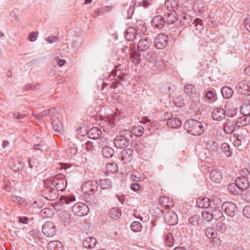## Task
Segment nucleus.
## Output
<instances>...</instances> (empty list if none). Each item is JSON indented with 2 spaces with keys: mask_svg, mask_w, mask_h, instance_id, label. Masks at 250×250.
Segmentation results:
<instances>
[{
  "mask_svg": "<svg viewBox=\"0 0 250 250\" xmlns=\"http://www.w3.org/2000/svg\"><path fill=\"white\" fill-rule=\"evenodd\" d=\"M160 204L166 208L168 209L170 207L171 205L168 204L169 198L166 196H161L159 199Z\"/></svg>",
  "mask_w": 250,
  "mask_h": 250,
  "instance_id": "obj_40",
  "label": "nucleus"
},
{
  "mask_svg": "<svg viewBox=\"0 0 250 250\" xmlns=\"http://www.w3.org/2000/svg\"><path fill=\"white\" fill-rule=\"evenodd\" d=\"M237 127H235L230 123H227L224 126V131L226 134H230L234 130H237Z\"/></svg>",
  "mask_w": 250,
  "mask_h": 250,
  "instance_id": "obj_45",
  "label": "nucleus"
},
{
  "mask_svg": "<svg viewBox=\"0 0 250 250\" xmlns=\"http://www.w3.org/2000/svg\"><path fill=\"white\" fill-rule=\"evenodd\" d=\"M133 150L131 148H127L122 150L121 159L125 164L129 163L133 159Z\"/></svg>",
  "mask_w": 250,
  "mask_h": 250,
  "instance_id": "obj_18",
  "label": "nucleus"
},
{
  "mask_svg": "<svg viewBox=\"0 0 250 250\" xmlns=\"http://www.w3.org/2000/svg\"><path fill=\"white\" fill-rule=\"evenodd\" d=\"M151 24L153 27L157 29H162L166 24L165 18L161 15L156 16L152 19Z\"/></svg>",
  "mask_w": 250,
  "mask_h": 250,
  "instance_id": "obj_16",
  "label": "nucleus"
},
{
  "mask_svg": "<svg viewBox=\"0 0 250 250\" xmlns=\"http://www.w3.org/2000/svg\"><path fill=\"white\" fill-rule=\"evenodd\" d=\"M24 164L21 161H17V163L14 164L13 168L14 171H19L23 167Z\"/></svg>",
  "mask_w": 250,
  "mask_h": 250,
  "instance_id": "obj_55",
  "label": "nucleus"
},
{
  "mask_svg": "<svg viewBox=\"0 0 250 250\" xmlns=\"http://www.w3.org/2000/svg\"><path fill=\"white\" fill-rule=\"evenodd\" d=\"M110 214L111 217L113 218H119L121 215L120 211H118L117 209L115 208H113L110 210Z\"/></svg>",
  "mask_w": 250,
  "mask_h": 250,
  "instance_id": "obj_54",
  "label": "nucleus"
},
{
  "mask_svg": "<svg viewBox=\"0 0 250 250\" xmlns=\"http://www.w3.org/2000/svg\"><path fill=\"white\" fill-rule=\"evenodd\" d=\"M38 33L35 32H32L29 34L28 38L30 41L34 42L36 40Z\"/></svg>",
  "mask_w": 250,
  "mask_h": 250,
  "instance_id": "obj_63",
  "label": "nucleus"
},
{
  "mask_svg": "<svg viewBox=\"0 0 250 250\" xmlns=\"http://www.w3.org/2000/svg\"><path fill=\"white\" fill-rule=\"evenodd\" d=\"M87 135L89 138L96 140L100 138L102 131L98 127H94L87 132Z\"/></svg>",
  "mask_w": 250,
  "mask_h": 250,
  "instance_id": "obj_20",
  "label": "nucleus"
},
{
  "mask_svg": "<svg viewBox=\"0 0 250 250\" xmlns=\"http://www.w3.org/2000/svg\"><path fill=\"white\" fill-rule=\"evenodd\" d=\"M193 86L192 84H188L185 86L184 92L188 95H191L193 92Z\"/></svg>",
  "mask_w": 250,
  "mask_h": 250,
  "instance_id": "obj_57",
  "label": "nucleus"
},
{
  "mask_svg": "<svg viewBox=\"0 0 250 250\" xmlns=\"http://www.w3.org/2000/svg\"><path fill=\"white\" fill-rule=\"evenodd\" d=\"M45 40L49 43H52L58 41V38L57 36H50L45 39Z\"/></svg>",
  "mask_w": 250,
  "mask_h": 250,
  "instance_id": "obj_61",
  "label": "nucleus"
},
{
  "mask_svg": "<svg viewBox=\"0 0 250 250\" xmlns=\"http://www.w3.org/2000/svg\"><path fill=\"white\" fill-rule=\"evenodd\" d=\"M250 126V116L244 115L239 117L236 121L235 127L244 128L247 130V127Z\"/></svg>",
  "mask_w": 250,
  "mask_h": 250,
  "instance_id": "obj_11",
  "label": "nucleus"
},
{
  "mask_svg": "<svg viewBox=\"0 0 250 250\" xmlns=\"http://www.w3.org/2000/svg\"><path fill=\"white\" fill-rule=\"evenodd\" d=\"M28 164L31 168H38L40 167L39 160L35 158H31L28 160Z\"/></svg>",
  "mask_w": 250,
  "mask_h": 250,
  "instance_id": "obj_43",
  "label": "nucleus"
},
{
  "mask_svg": "<svg viewBox=\"0 0 250 250\" xmlns=\"http://www.w3.org/2000/svg\"><path fill=\"white\" fill-rule=\"evenodd\" d=\"M137 32H139L140 33L144 34L146 30V28L145 26V23L142 20H138L136 23V28Z\"/></svg>",
  "mask_w": 250,
  "mask_h": 250,
  "instance_id": "obj_35",
  "label": "nucleus"
},
{
  "mask_svg": "<svg viewBox=\"0 0 250 250\" xmlns=\"http://www.w3.org/2000/svg\"><path fill=\"white\" fill-rule=\"evenodd\" d=\"M137 35V30L135 27H129L125 34V39L130 42L134 41Z\"/></svg>",
  "mask_w": 250,
  "mask_h": 250,
  "instance_id": "obj_21",
  "label": "nucleus"
},
{
  "mask_svg": "<svg viewBox=\"0 0 250 250\" xmlns=\"http://www.w3.org/2000/svg\"><path fill=\"white\" fill-rule=\"evenodd\" d=\"M213 215V219L216 220L222 221L224 220L225 217L223 216V213L219 209H214L212 210Z\"/></svg>",
  "mask_w": 250,
  "mask_h": 250,
  "instance_id": "obj_38",
  "label": "nucleus"
},
{
  "mask_svg": "<svg viewBox=\"0 0 250 250\" xmlns=\"http://www.w3.org/2000/svg\"><path fill=\"white\" fill-rule=\"evenodd\" d=\"M153 47L151 42L148 41L146 38H142L138 42L137 45V50L139 51H145Z\"/></svg>",
  "mask_w": 250,
  "mask_h": 250,
  "instance_id": "obj_14",
  "label": "nucleus"
},
{
  "mask_svg": "<svg viewBox=\"0 0 250 250\" xmlns=\"http://www.w3.org/2000/svg\"><path fill=\"white\" fill-rule=\"evenodd\" d=\"M166 23L167 24H172L178 20V15L177 13L173 10H169L164 15Z\"/></svg>",
  "mask_w": 250,
  "mask_h": 250,
  "instance_id": "obj_17",
  "label": "nucleus"
},
{
  "mask_svg": "<svg viewBox=\"0 0 250 250\" xmlns=\"http://www.w3.org/2000/svg\"><path fill=\"white\" fill-rule=\"evenodd\" d=\"M226 214L231 217H234L238 211L236 205L230 202H225L222 207Z\"/></svg>",
  "mask_w": 250,
  "mask_h": 250,
  "instance_id": "obj_9",
  "label": "nucleus"
},
{
  "mask_svg": "<svg viewBox=\"0 0 250 250\" xmlns=\"http://www.w3.org/2000/svg\"><path fill=\"white\" fill-rule=\"evenodd\" d=\"M241 112L244 115L250 116V103L245 102L241 107Z\"/></svg>",
  "mask_w": 250,
  "mask_h": 250,
  "instance_id": "obj_37",
  "label": "nucleus"
},
{
  "mask_svg": "<svg viewBox=\"0 0 250 250\" xmlns=\"http://www.w3.org/2000/svg\"><path fill=\"white\" fill-rule=\"evenodd\" d=\"M100 184L98 185L100 188L103 189H109L112 187V182L108 179H100Z\"/></svg>",
  "mask_w": 250,
  "mask_h": 250,
  "instance_id": "obj_29",
  "label": "nucleus"
},
{
  "mask_svg": "<svg viewBox=\"0 0 250 250\" xmlns=\"http://www.w3.org/2000/svg\"><path fill=\"white\" fill-rule=\"evenodd\" d=\"M243 214L246 218H250V206H246L244 208Z\"/></svg>",
  "mask_w": 250,
  "mask_h": 250,
  "instance_id": "obj_58",
  "label": "nucleus"
},
{
  "mask_svg": "<svg viewBox=\"0 0 250 250\" xmlns=\"http://www.w3.org/2000/svg\"><path fill=\"white\" fill-rule=\"evenodd\" d=\"M114 144L117 148H123L126 147L129 145V143L119 134L114 139Z\"/></svg>",
  "mask_w": 250,
  "mask_h": 250,
  "instance_id": "obj_19",
  "label": "nucleus"
},
{
  "mask_svg": "<svg viewBox=\"0 0 250 250\" xmlns=\"http://www.w3.org/2000/svg\"><path fill=\"white\" fill-rule=\"evenodd\" d=\"M58 192L52 185H48L46 183H44V188L42 190V193L45 198L49 200H54L58 197Z\"/></svg>",
  "mask_w": 250,
  "mask_h": 250,
  "instance_id": "obj_5",
  "label": "nucleus"
},
{
  "mask_svg": "<svg viewBox=\"0 0 250 250\" xmlns=\"http://www.w3.org/2000/svg\"><path fill=\"white\" fill-rule=\"evenodd\" d=\"M51 122L55 132L61 133L62 130V127L59 119L56 116H53L51 118Z\"/></svg>",
  "mask_w": 250,
  "mask_h": 250,
  "instance_id": "obj_24",
  "label": "nucleus"
},
{
  "mask_svg": "<svg viewBox=\"0 0 250 250\" xmlns=\"http://www.w3.org/2000/svg\"><path fill=\"white\" fill-rule=\"evenodd\" d=\"M196 205L199 208H208L210 205V200L206 197L199 198L196 201Z\"/></svg>",
  "mask_w": 250,
  "mask_h": 250,
  "instance_id": "obj_23",
  "label": "nucleus"
},
{
  "mask_svg": "<svg viewBox=\"0 0 250 250\" xmlns=\"http://www.w3.org/2000/svg\"><path fill=\"white\" fill-rule=\"evenodd\" d=\"M102 152L105 158H109L113 156L114 151L109 146H105L103 148Z\"/></svg>",
  "mask_w": 250,
  "mask_h": 250,
  "instance_id": "obj_32",
  "label": "nucleus"
},
{
  "mask_svg": "<svg viewBox=\"0 0 250 250\" xmlns=\"http://www.w3.org/2000/svg\"><path fill=\"white\" fill-rule=\"evenodd\" d=\"M206 98L210 102H214L216 100L215 96L212 91L209 90L207 92L205 95Z\"/></svg>",
  "mask_w": 250,
  "mask_h": 250,
  "instance_id": "obj_53",
  "label": "nucleus"
},
{
  "mask_svg": "<svg viewBox=\"0 0 250 250\" xmlns=\"http://www.w3.org/2000/svg\"><path fill=\"white\" fill-rule=\"evenodd\" d=\"M206 125V124L203 122L191 119L185 123L184 127L188 133L194 136H198L203 133Z\"/></svg>",
  "mask_w": 250,
  "mask_h": 250,
  "instance_id": "obj_1",
  "label": "nucleus"
},
{
  "mask_svg": "<svg viewBox=\"0 0 250 250\" xmlns=\"http://www.w3.org/2000/svg\"><path fill=\"white\" fill-rule=\"evenodd\" d=\"M42 231L47 237H52L55 234V230L53 222L47 221L42 226Z\"/></svg>",
  "mask_w": 250,
  "mask_h": 250,
  "instance_id": "obj_12",
  "label": "nucleus"
},
{
  "mask_svg": "<svg viewBox=\"0 0 250 250\" xmlns=\"http://www.w3.org/2000/svg\"><path fill=\"white\" fill-rule=\"evenodd\" d=\"M51 184L58 191L62 192L65 190L67 182L63 174H58L52 180Z\"/></svg>",
  "mask_w": 250,
  "mask_h": 250,
  "instance_id": "obj_3",
  "label": "nucleus"
},
{
  "mask_svg": "<svg viewBox=\"0 0 250 250\" xmlns=\"http://www.w3.org/2000/svg\"><path fill=\"white\" fill-rule=\"evenodd\" d=\"M166 243L167 246L172 247L174 244L173 237L171 233H168L166 236Z\"/></svg>",
  "mask_w": 250,
  "mask_h": 250,
  "instance_id": "obj_49",
  "label": "nucleus"
},
{
  "mask_svg": "<svg viewBox=\"0 0 250 250\" xmlns=\"http://www.w3.org/2000/svg\"><path fill=\"white\" fill-rule=\"evenodd\" d=\"M144 58L149 62H155L156 61L157 55L152 51L149 50L147 51L145 55H144Z\"/></svg>",
  "mask_w": 250,
  "mask_h": 250,
  "instance_id": "obj_33",
  "label": "nucleus"
},
{
  "mask_svg": "<svg viewBox=\"0 0 250 250\" xmlns=\"http://www.w3.org/2000/svg\"><path fill=\"white\" fill-rule=\"evenodd\" d=\"M212 118L214 120L220 121L224 120L226 117V111L221 107L215 108L212 112Z\"/></svg>",
  "mask_w": 250,
  "mask_h": 250,
  "instance_id": "obj_13",
  "label": "nucleus"
},
{
  "mask_svg": "<svg viewBox=\"0 0 250 250\" xmlns=\"http://www.w3.org/2000/svg\"><path fill=\"white\" fill-rule=\"evenodd\" d=\"M238 93L242 95H247L250 92V81L245 80L240 81L236 86Z\"/></svg>",
  "mask_w": 250,
  "mask_h": 250,
  "instance_id": "obj_10",
  "label": "nucleus"
},
{
  "mask_svg": "<svg viewBox=\"0 0 250 250\" xmlns=\"http://www.w3.org/2000/svg\"><path fill=\"white\" fill-rule=\"evenodd\" d=\"M105 167L108 171L113 173H114L118 171V166L115 163H108L106 164Z\"/></svg>",
  "mask_w": 250,
  "mask_h": 250,
  "instance_id": "obj_46",
  "label": "nucleus"
},
{
  "mask_svg": "<svg viewBox=\"0 0 250 250\" xmlns=\"http://www.w3.org/2000/svg\"><path fill=\"white\" fill-rule=\"evenodd\" d=\"M221 149L227 156L230 157L232 155V151L230 150V146L228 143L222 144L221 146Z\"/></svg>",
  "mask_w": 250,
  "mask_h": 250,
  "instance_id": "obj_39",
  "label": "nucleus"
},
{
  "mask_svg": "<svg viewBox=\"0 0 250 250\" xmlns=\"http://www.w3.org/2000/svg\"><path fill=\"white\" fill-rule=\"evenodd\" d=\"M97 243L96 239L92 237H88L83 240V246L88 249H92L95 247Z\"/></svg>",
  "mask_w": 250,
  "mask_h": 250,
  "instance_id": "obj_25",
  "label": "nucleus"
},
{
  "mask_svg": "<svg viewBox=\"0 0 250 250\" xmlns=\"http://www.w3.org/2000/svg\"><path fill=\"white\" fill-rule=\"evenodd\" d=\"M85 148L87 151H92L94 149L93 142L87 141L85 144Z\"/></svg>",
  "mask_w": 250,
  "mask_h": 250,
  "instance_id": "obj_60",
  "label": "nucleus"
},
{
  "mask_svg": "<svg viewBox=\"0 0 250 250\" xmlns=\"http://www.w3.org/2000/svg\"><path fill=\"white\" fill-rule=\"evenodd\" d=\"M89 206L83 203L75 204L72 208V211L73 213L79 216L86 215L89 211Z\"/></svg>",
  "mask_w": 250,
  "mask_h": 250,
  "instance_id": "obj_7",
  "label": "nucleus"
},
{
  "mask_svg": "<svg viewBox=\"0 0 250 250\" xmlns=\"http://www.w3.org/2000/svg\"><path fill=\"white\" fill-rule=\"evenodd\" d=\"M60 219L62 224L66 225L71 220L70 215L65 211H62L60 213Z\"/></svg>",
  "mask_w": 250,
  "mask_h": 250,
  "instance_id": "obj_26",
  "label": "nucleus"
},
{
  "mask_svg": "<svg viewBox=\"0 0 250 250\" xmlns=\"http://www.w3.org/2000/svg\"><path fill=\"white\" fill-rule=\"evenodd\" d=\"M77 152V148L74 145H73L71 146L66 150V153L69 157L75 155Z\"/></svg>",
  "mask_w": 250,
  "mask_h": 250,
  "instance_id": "obj_48",
  "label": "nucleus"
},
{
  "mask_svg": "<svg viewBox=\"0 0 250 250\" xmlns=\"http://www.w3.org/2000/svg\"><path fill=\"white\" fill-rule=\"evenodd\" d=\"M205 233L207 236L210 238H214L217 237V230L213 227H208L206 229Z\"/></svg>",
  "mask_w": 250,
  "mask_h": 250,
  "instance_id": "obj_36",
  "label": "nucleus"
},
{
  "mask_svg": "<svg viewBox=\"0 0 250 250\" xmlns=\"http://www.w3.org/2000/svg\"><path fill=\"white\" fill-rule=\"evenodd\" d=\"M151 4V0H141L138 2V6L147 8Z\"/></svg>",
  "mask_w": 250,
  "mask_h": 250,
  "instance_id": "obj_59",
  "label": "nucleus"
},
{
  "mask_svg": "<svg viewBox=\"0 0 250 250\" xmlns=\"http://www.w3.org/2000/svg\"><path fill=\"white\" fill-rule=\"evenodd\" d=\"M202 215L203 218L208 222H209L213 219L212 212L210 213L208 211H204L202 212Z\"/></svg>",
  "mask_w": 250,
  "mask_h": 250,
  "instance_id": "obj_50",
  "label": "nucleus"
},
{
  "mask_svg": "<svg viewBox=\"0 0 250 250\" xmlns=\"http://www.w3.org/2000/svg\"><path fill=\"white\" fill-rule=\"evenodd\" d=\"M61 202L62 204H73L76 199L73 195L62 196L61 197Z\"/></svg>",
  "mask_w": 250,
  "mask_h": 250,
  "instance_id": "obj_34",
  "label": "nucleus"
},
{
  "mask_svg": "<svg viewBox=\"0 0 250 250\" xmlns=\"http://www.w3.org/2000/svg\"><path fill=\"white\" fill-rule=\"evenodd\" d=\"M167 125L171 128H177L182 125L181 120L176 118L167 119Z\"/></svg>",
  "mask_w": 250,
  "mask_h": 250,
  "instance_id": "obj_27",
  "label": "nucleus"
},
{
  "mask_svg": "<svg viewBox=\"0 0 250 250\" xmlns=\"http://www.w3.org/2000/svg\"><path fill=\"white\" fill-rule=\"evenodd\" d=\"M169 39L167 35L160 33L157 35L154 40V45L158 49H162L167 46Z\"/></svg>",
  "mask_w": 250,
  "mask_h": 250,
  "instance_id": "obj_8",
  "label": "nucleus"
},
{
  "mask_svg": "<svg viewBox=\"0 0 250 250\" xmlns=\"http://www.w3.org/2000/svg\"><path fill=\"white\" fill-rule=\"evenodd\" d=\"M131 130L133 132V134L135 136L137 137H140L142 136L144 133V127L141 125L135 126Z\"/></svg>",
  "mask_w": 250,
  "mask_h": 250,
  "instance_id": "obj_44",
  "label": "nucleus"
},
{
  "mask_svg": "<svg viewBox=\"0 0 250 250\" xmlns=\"http://www.w3.org/2000/svg\"><path fill=\"white\" fill-rule=\"evenodd\" d=\"M140 51L134 50L131 52L130 54V60L131 62L135 64H139L141 60V55Z\"/></svg>",
  "mask_w": 250,
  "mask_h": 250,
  "instance_id": "obj_28",
  "label": "nucleus"
},
{
  "mask_svg": "<svg viewBox=\"0 0 250 250\" xmlns=\"http://www.w3.org/2000/svg\"><path fill=\"white\" fill-rule=\"evenodd\" d=\"M125 71V69L121 65L115 66V69L110 72L108 76L109 79L114 80L111 88H115L116 87V84L120 83L126 78L127 75Z\"/></svg>",
  "mask_w": 250,
  "mask_h": 250,
  "instance_id": "obj_2",
  "label": "nucleus"
},
{
  "mask_svg": "<svg viewBox=\"0 0 250 250\" xmlns=\"http://www.w3.org/2000/svg\"><path fill=\"white\" fill-rule=\"evenodd\" d=\"M216 229L217 231L219 232H225L227 230V226L226 224L222 222H219L217 224Z\"/></svg>",
  "mask_w": 250,
  "mask_h": 250,
  "instance_id": "obj_51",
  "label": "nucleus"
},
{
  "mask_svg": "<svg viewBox=\"0 0 250 250\" xmlns=\"http://www.w3.org/2000/svg\"><path fill=\"white\" fill-rule=\"evenodd\" d=\"M221 94L223 97L226 99L230 98L233 94V90L228 86H224L221 90Z\"/></svg>",
  "mask_w": 250,
  "mask_h": 250,
  "instance_id": "obj_30",
  "label": "nucleus"
},
{
  "mask_svg": "<svg viewBox=\"0 0 250 250\" xmlns=\"http://www.w3.org/2000/svg\"><path fill=\"white\" fill-rule=\"evenodd\" d=\"M200 218L198 215H194L188 219V223L193 226H197L199 223Z\"/></svg>",
  "mask_w": 250,
  "mask_h": 250,
  "instance_id": "obj_47",
  "label": "nucleus"
},
{
  "mask_svg": "<svg viewBox=\"0 0 250 250\" xmlns=\"http://www.w3.org/2000/svg\"><path fill=\"white\" fill-rule=\"evenodd\" d=\"M229 187L230 190L233 188L235 191H236L235 188L241 191L245 190L249 187V182L247 177H239L236 178L234 183L229 184Z\"/></svg>",
  "mask_w": 250,
  "mask_h": 250,
  "instance_id": "obj_4",
  "label": "nucleus"
},
{
  "mask_svg": "<svg viewBox=\"0 0 250 250\" xmlns=\"http://www.w3.org/2000/svg\"><path fill=\"white\" fill-rule=\"evenodd\" d=\"M130 228L134 232H139L142 229V226L140 222L134 221L131 223Z\"/></svg>",
  "mask_w": 250,
  "mask_h": 250,
  "instance_id": "obj_42",
  "label": "nucleus"
},
{
  "mask_svg": "<svg viewBox=\"0 0 250 250\" xmlns=\"http://www.w3.org/2000/svg\"><path fill=\"white\" fill-rule=\"evenodd\" d=\"M243 138L242 135H238L234 141V145L236 146H239L241 145L242 139Z\"/></svg>",
  "mask_w": 250,
  "mask_h": 250,
  "instance_id": "obj_62",
  "label": "nucleus"
},
{
  "mask_svg": "<svg viewBox=\"0 0 250 250\" xmlns=\"http://www.w3.org/2000/svg\"><path fill=\"white\" fill-rule=\"evenodd\" d=\"M60 245H61L60 241H52L48 243L47 247L48 249H50V250H52V249H55L56 247H58Z\"/></svg>",
  "mask_w": 250,
  "mask_h": 250,
  "instance_id": "obj_56",
  "label": "nucleus"
},
{
  "mask_svg": "<svg viewBox=\"0 0 250 250\" xmlns=\"http://www.w3.org/2000/svg\"><path fill=\"white\" fill-rule=\"evenodd\" d=\"M50 110H44L42 112H40L39 113L34 114H33L34 116L38 120H41L43 117H45L47 115H50Z\"/></svg>",
  "mask_w": 250,
  "mask_h": 250,
  "instance_id": "obj_52",
  "label": "nucleus"
},
{
  "mask_svg": "<svg viewBox=\"0 0 250 250\" xmlns=\"http://www.w3.org/2000/svg\"><path fill=\"white\" fill-rule=\"evenodd\" d=\"M119 134L121 135L124 139H125L127 142L129 143L133 137V132L129 130H121Z\"/></svg>",
  "mask_w": 250,
  "mask_h": 250,
  "instance_id": "obj_31",
  "label": "nucleus"
},
{
  "mask_svg": "<svg viewBox=\"0 0 250 250\" xmlns=\"http://www.w3.org/2000/svg\"><path fill=\"white\" fill-rule=\"evenodd\" d=\"M209 177L212 182L219 183L222 180V174L220 171L214 169L210 172Z\"/></svg>",
  "mask_w": 250,
  "mask_h": 250,
  "instance_id": "obj_22",
  "label": "nucleus"
},
{
  "mask_svg": "<svg viewBox=\"0 0 250 250\" xmlns=\"http://www.w3.org/2000/svg\"><path fill=\"white\" fill-rule=\"evenodd\" d=\"M245 26L250 32V16L247 17L244 20Z\"/></svg>",
  "mask_w": 250,
  "mask_h": 250,
  "instance_id": "obj_64",
  "label": "nucleus"
},
{
  "mask_svg": "<svg viewBox=\"0 0 250 250\" xmlns=\"http://www.w3.org/2000/svg\"><path fill=\"white\" fill-rule=\"evenodd\" d=\"M98 187V183L97 181L89 180L83 184L81 189L84 193L91 195L97 191Z\"/></svg>",
  "mask_w": 250,
  "mask_h": 250,
  "instance_id": "obj_6",
  "label": "nucleus"
},
{
  "mask_svg": "<svg viewBox=\"0 0 250 250\" xmlns=\"http://www.w3.org/2000/svg\"><path fill=\"white\" fill-rule=\"evenodd\" d=\"M207 148L210 151L217 153L219 150V144L218 143L213 141L211 143H208L207 146Z\"/></svg>",
  "mask_w": 250,
  "mask_h": 250,
  "instance_id": "obj_41",
  "label": "nucleus"
},
{
  "mask_svg": "<svg viewBox=\"0 0 250 250\" xmlns=\"http://www.w3.org/2000/svg\"><path fill=\"white\" fill-rule=\"evenodd\" d=\"M165 221L169 225H174L177 223V216L173 211H167L164 216Z\"/></svg>",
  "mask_w": 250,
  "mask_h": 250,
  "instance_id": "obj_15",
  "label": "nucleus"
}]
</instances>
